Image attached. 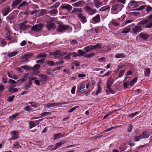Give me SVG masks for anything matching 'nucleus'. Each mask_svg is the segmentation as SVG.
Segmentation results:
<instances>
[{"mask_svg":"<svg viewBox=\"0 0 152 152\" xmlns=\"http://www.w3.org/2000/svg\"><path fill=\"white\" fill-rule=\"evenodd\" d=\"M46 26L48 30L49 31L54 30L56 28L55 23H47L46 25Z\"/></svg>","mask_w":152,"mask_h":152,"instance_id":"obj_11","label":"nucleus"},{"mask_svg":"<svg viewBox=\"0 0 152 152\" xmlns=\"http://www.w3.org/2000/svg\"><path fill=\"white\" fill-rule=\"evenodd\" d=\"M1 43L2 45L3 46H4L7 44V42L5 41L4 39H3L1 41Z\"/></svg>","mask_w":152,"mask_h":152,"instance_id":"obj_61","label":"nucleus"},{"mask_svg":"<svg viewBox=\"0 0 152 152\" xmlns=\"http://www.w3.org/2000/svg\"><path fill=\"white\" fill-rule=\"evenodd\" d=\"M124 57L125 56L124 55V54L123 53L117 54L115 56V57L116 58H124Z\"/></svg>","mask_w":152,"mask_h":152,"instance_id":"obj_45","label":"nucleus"},{"mask_svg":"<svg viewBox=\"0 0 152 152\" xmlns=\"http://www.w3.org/2000/svg\"><path fill=\"white\" fill-rule=\"evenodd\" d=\"M110 7L108 6H106L101 7L99 10L100 11H106L107 10L108 12L109 11L110 9Z\"/></svg>","mask_w":152,"mask_h":152,"instance_id":"obj_26","label":"nucleus"},{"mask_svg":"<svg viewBox=\"0 0 152 152\" xmlns=\"http://www.w3.org/2000/svg\"><path fill=\"white\" fill-rule=\"evenodd\" d=\"M140 135L142 138H147L149 137V135L147 134L146 131L142 132Z\"/></svg>","mask_w":152,"mask_h":152,"instance_id":"obj_27","label":"nucleus"},{"mask_svg":"<svg viewBox=\"0 0 152 152\" xmlns=\"http://www.w3.org/2000/svg\"><path fill=\"white\" fill-rule=\"evenodd\" d=\"M94 54L95 53H92L88 54H87L85 56V57L86 58H88L94 56Z\"/></svg>","mask_w":152,"mask_h":152,"instance_id":"obj_54","label":"nucleus"},{"mask_svg":"<svg viewBox=\"0 0 152 152\" xmlns=\"http://www.w3.org/2000/svg\"><path fill=\"white\" fill-rule=\"evenodd\" d=\"M131 28H128L126 29H124L121 31L122 33H128L130 30Z\"/></svg>","mask_w":152,"mask_h":152,"instance_id":"obj_47","label":"nucleus"},{"mask_svg":"<svg viewBox=\"0 0 152 152\" xmlns=\"http://www.w3.org/2000/svg\"><path fill=\"white\" fill-rule=\"evenodd\" d=\"M20 114L19 113H15V114L10 116L9 119L11 121L13 120L17 116L19 115Z\"/></svg>","mask_w":152,"mask_h":152,"instance_id":"obj_29","label":"nucleus"},{"mask_svg":"<svg viewBox=\"0 0 152 152\" xmlns=\"http://www.w3.org/2000/svg\"><path fill=\"white\" fill-rule=\"evenodd\" d=\"M148 20L149 22L150 21L152 22V13L148 16Z\"/></svg>","mask_w":152,"mask_h":152,"instance_id":"obj_64","label":"nucleus"},{"mask_svg":"<svg viewBox=\"0 0 152 152\" xmlns=\"http://www.w3.org/2000/svg\"><path fill=\"white\" fill-rule=\"evenodd\" d=\"M47 54L45 53H39L37 55V58L39 59L40 58H44L46 57Z\"/></svg>","mask_w":152,"mask_h":152,"instance_id":"obj_28","label":"nucleus"},{"mask_svg":"<svg viewBox=\"0 0 152 152\" xmlns=\"http://www.w3.org/2000/svg\"><path fill=\"white\" fill-rule=\"evenodd\" d=\"M61 56V53L60 50H57L54 52V57L55 58H59Z\"/></svg>","mask_w":152,"mask_h":152,"instance_id":"obj_18","label":"nucleus"},{"mask_svg":"<svg viewBox=\"0 0 152 152\" xmlns=\"http://www.w3.org/2000/svg\"><path fill=\"white\" fill-rule=\"evenodd\" d=\"M43 27L42 24H38L33 25L31 27V30L34 31L38 32L41 30Z\"/></svg>","mask_w":152,"mask_h":152,"instance_id":"obj_2","label":"nucleus"},{"mask_svg":"<svg viewBox=\"0 0 152 152\" xmlns=\"http://www.w3.org/2000/svg\"><path fill=\"white\" fill-rule=\"evenodd\" d=\"M15 15H10L7 18V19L8 21H11L15 17Z\"/></svg>","mask_w":152,"mask_h":152,"instance_id":"obj_34","label":"nucleus"},{"mask_svg":"<svg viewBox=\"0 0 152 152\" xmlns=\"http://www.w3.org/2000/svg\"><path fill=\"white\" fill-rule=\"evenodd\" d=\"M137 80V78L135 77L133 80H132L131 82H130V85L131 86H132L136 82Z\"/></svg>","mask_w":152,"mask_h":152,"instance_id":"obj_49","label":"nucleus"},{"mask_svg":"<svg viewBox=\"0 0 152 152\" xmlns=\"http://www.w3.org/2000/svg\"><path fill=\"white\" fill-rule=\"evenodd\" d=\"M27 22V21H25L24 22L19 24V28L20 30L24 31L26 30L29 27H31V26H29V25H26Z\"/></svg>","mask_w":152,"mask_h":152,"instance_id":"obj_4","label":"nucleus"},{"mask_svg":"<svg viewBox=\"0 0 152 152\" xmlns=\"http://www.w3.org/2000/svg\"><path fill=\"white\" fill-rule=\"evenodd\" d=\"M113 80H112V78L111 77H110L108 79L107 83V87L108 90L107 89H106V91L107 92H108L113 94L114 93L113 91L110 88V86L113 84Z\"/></svg>","mask_w":152,"mask_h":152,"instance_id":"obj_1","label":"nucleus"},{"mask_svg":"<svg viewBox=\"0 0 152 152\" xmlns=\"http://www.w3.org/2000/svg\"><path fill=\"white\" fill-rule=\"evenodd\" d=\"M82 4L81 2L80 1H78L73 4V6L79 7Z\"/></svg>","mask_w":152,"mask_h":152,"instance_id":"obj_51","label":"nucleus"},{"mask_svg":"<svg viewBox=\"0 0 152 152\" xmlns=\"http://www.w3.org/2000/svg\"><path fill=\"white\" fill-rule=\"evenodd\" d=\"M46 63L49 66H53L54 65V62L52 61H48L46 62Z\"/></svg>","mask_w":152,"mask_h":152,"instance_id":"obj_38","label":"nucleus"},{"mask_svg":"<svg viewBox=\"0 0 152 152\" xmlns=\"http://www.w3.org/2000/svg\"><path fill=\"white\" fill-rule=\"evenodd\" d=\"M64 134H61V133H59L54 135V139L56 140V139H57L58 138H60L61 137H63L64 136Z\"/></svg>","mask_w":152,"mask_h":152,"instance_id":"obj_23","label":"nucleus"},{"mask_svg":"<svg viewBox=\"0 0 152 152\" xmlns=\"http://www.w3.org/2000/svg\"><path fill=\"white\" fill-rule=\"evenodd\" d=\"M94 2L95 6L97 8H98L102 5V3L99 2L98 0H94Z\"/></svg>","mask_w":152,"mask_h":152,"instance_id":"obj_24","label":"nucleus"},{"mask_svg":"<svg viewBox=\"0 0 152 152\" xmlns=\"http://www.w3.org/2000/svg\"><path fill=\"white\" fill-rule=\"evenodd\" d=\"M38 76L39 77L40 81L42 84H45L46 83L48 78V76L47 75L42 74L39 75Z\"/></svg>","mask_w":152,"mask_h":152,"instance_id":"obj_6","label":"nucleus"},{"mask_svg":"<svg viewBox=\"0 0 152 152\" xmlns=\"http://www.w3.org/2000/svg\"><path fill=\"white\" fill-rule=\"evenodd\" d=\"M33 56V53H28L24 55L21 58L24 59V62H27L28 61V59L31 58Z\"/></svg>","mask_w":152,"mask_h":152,"instance_id":"obj_12","label":"nucleus"},{"mask_svg":"<svg viewBox=\"0 0 152 152\" xmlns=\"http://www.w3.org/2000/svg\"><path fill=\"white\" fill-rule=\"evenodd\" d=\"M82 12V10L81 8H74L72 11V13H77L79 12Z\"/></svg>","mask_w":152,"mask_h":152,"instance_id":"obj_22","label":"nucleus"},{"mask_svg":"<svg viewBox=\"0 0 152 152\" xmlns=\"http://www.w3.org/2000/svg\"><path fill=\"white\" fill-rule=\"evenodd\" d=\"M142 30L141 26H135L132 28V31L133 34H135L139 32Z\"/></svg>","mask_w":152,"mask_h":152,"instance_id":"obj_10","label":"nucleus"},{"mask_svg":"<svg viewBox=\"0 0 152 152\" xmlns=\"http://www.w3.org/2000/svg\"><path fill=\"white\" fill-rule=\"evenodd\" d=\"M29 75L28 73H26L25 74L24 76L21 78L24 81H26L27 79L29 76Z\"/></svg>","mask_w":152,"mask_h":152,"instance_id":"obj_35","label":"nucleus"},{"mask_svg":"<svg viewBox=\"0 0 152 152\" xmlns=\"http://www.w3.org/2000/svg\"><path fill=\"white\" fill-rule=\"evenodd\" d=\"M12 133L11 139L15 140L18 138V134L16 131H12L11 132Z\"/></svg>","mask_w":152,"mask_h":152,"instance_id":"obj_20","label":"nucleus"},{"mask_svg":"<svg viewBox=\"0 0 152 152\" xmlns=\"http://www.w3.org/2000/svg\"><path fill=\"white\" fill-rule=\"evenodd\" d=\"M64 143V142H59L57 143L56 144L55 146L57 148L58 147H60V146L63 144Z\"/></svg>","mask_w":152,"mask_h":152,"instance_id":"obj_42","label":"nucleus"},{"mask_svg":"<svg viewBox=\"0 0 152 152\" xmlns=\"http://www.w3.org/2000/svg\"><path fill=\"white\" fill-rule=\"evenodd\" d=\"M17 54V52L13 51L9 53L8 55V56L9 57H12L14 56H15Z\"/></svg>","mask_w":152,"mask_h":152,"instance_id":"obj_41","label":"nucleus"},{"mask_svg":"<svg viewBox=\"0 0 152 152\" xmlns=\"http://www.w3.org/2000/svg\"><path fill=\"white\" fill-rule=\"evenodd\" d=\"M43 119H41L38 120L34 121H29V128L30 129H31L35 126L38 125L39 122L42 121Z\"/></svg>","mask_w":152,"mask_h":152,"instance_id":"obj_5","label":"nucleus"},{"mask_svg":"<svg viewBox=\"0 0 152 152\" xmlns=\"http://www.w3.org/2000/svg\"><path fill=\"white\" fill-rule=\"evenodd\" d=\"M21 67L23 69L26 70H30L32 69L31 67H30L28 66H21Z\"/></svg>","mask_w":152,"mask_h":152,"instance_id":"obj_39","label":"nucleus"},{"mask_svg":"<svg viewBox=\"0 0 152 152\" xmlns=\"http://www.w3.org/2000/svg\"><path fill=\"white\" fill-rule=\"evenodd\" d=\"M27 4V2L25 1H23L20 5L18 7V9H19V8L23 7V6L26 5Z\"/></svg>","mask_w":152,"mask_h":152,"instance_id":"obj_56","label":"nucleus"},{"mask_svg":"<svg viewBox=\"0 0 152 152\" xmlns=\"http://www.w3.org/2000/svg\"><path fill=\"white\" fill-rule=\"evenodd\" d=\"M92 20L94 22V23H97L100 21V17L99 14L97 15L94 17L92 19Z\"/></svg>","mask_w":152,"mask_h":152,"instance_id":"obj_13","label":"nucleus"},{"mask_svg":"<svg viewBox=\"0 0 152 152\" xmlns=\"http://www.w3.org/2000/svg\"><path fill=\"white\" fill-rule=\"evenodd\" d=\"M149 23L147 19L143 20L140 22L139 24L143 25L146 24H147Z\"/></svg>","mask_w":152,"mask_h":152,"instance_id":"obj_36","label":"nucleus"},{"mask_svg":"<svg viewBox=\"0 0 152 152\" xmlns=\"http://www.w3.org/2000/svg\"><path fill=\"white\" fill-rule=\"evenodd\" d=\"M123 5L121 4H119L114 6L112 8V10L115 12L119 11L122 8Z\"/></svg>","mask_w":152,"mask_h":152,"instance_id":"obj_7","label":"nucleus"},{"mask_svg":"<svg viewBox=\"0 0 152 152\" xmlns=\"http://www.w3.org/2000/svg\"><path fill=\"white\" fill-rule=\"evenodd\" d=\"M40 67L41 66L40 65L38 64H36L34 66L31 67L32 68L31 69L34 70H37L39 69L40 68Z\"/></svg>","mask_w":152,"mask_h":152,"instance_id":"obj_31","label":"nucleus"},{"mask_svg":"<svg viewBox=\"0 0 152 152\" xmlns=\"http://www.w3.org/2000/svg\"><path fill=\"white\" fill-rule=\"evenodd\" d=\"M32 83L29 81H28V83L27 84L25 85L24 86V87L25 88V89L27 90L28 88H29L30 86H31L32 85Z\"/></svg>","mask_w":152,"mask_h":152,"instance_id":"obj_37","label":"nucleus"},{"mask_svg":"<svg viewBox=\"0 0 152 152\" xmlns=\"http://www.w3.org/2000/svg\"><path fill=\"white\" fill-rule=\"evenodd\" d=\"M92 50L91 45L85 47L84 48V50L86 52H88Z\"/></svg>","mask_w":152,"mask_h":152,"instance_id":"obj_40","label":"nucleus"},{"mask_svg":"<svg viewBox=\"0 0 152 152\" xmlns=\"http://www.w3.org/2000/svg\"><path fill=\"white\" fill-rule=\"evenodd\" d=\"M45 58L36 61V62L37 63H40L41 64H43L45 61Z\"/></svg>","mask_w":152,"mask_h":152,"instance_id":"obj_48","label":"nucleus"},{"mask_svg":"<svg viewBox=\"0 0 152 152\" xmlns=\"http://www.w3.org/2000/svg\"><path fill=\"white\" fill-rule=\"evenodd\" d=\"M129 6L132 8L137 7H138V4L137 1H132L129 4Z\"/></svg>","mask_w":152,"mask_h":152,"instance_id":"obj_14","label":"nucleus"},{"mask_svg":"<svg viewBox=\"0 0 152 152\" xmlns=\"http://www.w3.org/2000/svg\"><path fill=\"white\" fill-rule=\"evenodd\" d=\"M15 97V96L14 95H13L12 96L10 97L8 99V101L10 102H12Z\"/></svg>","mask_w":152,"mask_h":152,"instance_id":"obj_63","label":"nucleus"},{"mask_svg":"<svg viewBox=\"0 0 152 152\" xmlns=\"http://www.w3.org/2000/svg\"><path fill=\"white\" fill-rule=\"evenodd\" d=\"M8 91L12 93H14L17 92L18 89L17 88H14L13 87H11L8 90Z\"/></svg>","mask_w":152,"mask_h":152,"instance_id":"obj_33","label":"nucleus"},{"mask_svg":"<svg viewBox=\"0 0 152 152\" xmlns=\"http://www.w3.org/2000/svg\"><path fill=\"white\" fill-rule=\"evenodd\" d=\"M23 0H15L12 2V7L15 8V6L19 4Z\"/></svg>","mask_w":152,"mask_h":152,"instance_id":"obj_19","label":"nucleus"},{"mask_svg":"<svg viewBox=\"0 0 152 152\" xmlns=\"http://www.w3.org/2000/svg\"><path fill=\"white\" fill-rule=\"evenodd\" d=\"M61 9L62 10H64L65 9H67L69 11H71L72 9V7L70 5L68 4L62 6L61 7Z\"/></svg>","mask_w":152,"mask_h":152,"instance_id":"obj_16","label":"nucleus"},{"mask_svg":"<svg viewBox=\"0 0 152 152\" xmlns=\"http://www.w3.org/2000/svg\"><path fill=\"white\" fill-rule=\"evenodd\" d=\"M91 49H100L101 48V45L100 43H97L96 45H91Z\"/></svg>","mask_w":152,"mask_h":152,"instance_id":"obj_25","label":"nucleus"},{"mask_svg":"<svg viewBox=\"0 0 152 152\" xmlns=\"http://www.w3.org/2000/svg\"><path fill=\"white\" fill-rule=\"evenodd\" d=\"M20 145L19 143L18 142H16L15 144L13 145V148H19Z\"/></svg>","mask_w":152,"mask_h":152,"instance_id":"obj_60","label":"nucleus"},{"mask_svg":"<svg viewBox=\"0 0 152 152\" xmlns=\"http://www.w3.org/2000/svg\"><path fill=\"white\" fill-rule=\"evenodd\" d=\"M77 52L78 53V56L79 57L83 56L84 54H86V53L83 51L81 50H79Z\"/></svg>","mask_w":152,"mask_h":152,"instance_id":"obj_32","label":"nucleus"},{"mask_svg":"<svg viewBox=\"0 0 152 152\" xmlns=\"http://www.w3.org/2000/svg\"><path fill=\"white\" fill-rule=\"evenodd\" d=\"M86 8L88 13L90 15L95 14L96 11V10L95 9H92L88 6H86Z\"/></svg>","mask_w":152,"mask_h":152,"instance_id":"obj_8","label":"nucleus"},{"mask_svg":"<svg viewBox=\"0 0 152 152\" xmlns=\"http://www.w3.org/2000/svg\"><path fill=\"white\" fill-rule=\"evenodd\" d=\"M150 73V70L149 68H148L145 72V75L147 76H148Z\"/></svg>","mask_w":152,"mask_h":152,"instance_id":"obj_46","label":"nucleus"},{"mask_svg":"<svg viewBox=\"0 0 152 152\" xmlns=\"http://www.w3.org/2000/svg\"><path fill=\"white\" fill-rule=\"evenodd\" d=\"M46 12L45 10H42L38 15L39 17L45 14Z\"/></svg>","mask_w":152,"mask_h":152,"instance_id":"obj_58","label":"nucleus"},{"mask_svg":"<svg viewBox=\"0 0 152 152\" xmlns=\"http://www.w3.org/2000/svg\"><path fill=\"white\" fill-rule=\"evenodd\" d=\"M140 38L143 39L144 40H147L149 36L147 34L141 33L139 34Z\"/></svg>","mask_w":152,"mask_h":152,"instance_id":"obj_15","label":"nucleus"},{"mask_svg":"<svg viewBox=\"0 0 152 152\" xmlns=\"http://www.w3.org/2000/svg\"><path fill=\"white\" fill-rule=\"evenodd\" d=\"M5 29L6 30V32H7V35L10 34L11 33V32L8 26H6L5 27Z\"/></svg>","mask_w":152,"mask_h":152,"instance_id":"obj_44","label":"nucleus"},{"mask_svg":"<svg viewBox=\"0 0 152 152\" xmlns=\"http://www.w3.org/2000/svg\"><path fill=\"white\" fill-rule=\"evenodd\" d=\"M71 53H69L66 56L64 57V58L66 60H69L71 58Z\"/></svg>","mask_w":152,"mask_h":152,"instance_id":"obj_43","label":"nucleus"},{"mask_svg":"<svg viewBox=\"0 0 152 152\" xmlns=\"http://www.w3.org/2000/svg\"><path fill=\"white\" fill-rule=\"evenodd\" d=\"M69 27H70L67 25L60 24L59 25L58 28L57 30L60 32H64L66 30H68Z\"/></svg>","mask_w":152,"mask_h":152,"instance_id":"obj_3","label":"nucleus"},{"mask_svg":"<svg viewBox=\"0 0 152 152\" xmlns=\"http://www.w3.org/2000/svg\"><path fill=\"white\" fill-rule=\"evenodd\" d=\"M146 9L145 11L147 12L148 13H149V12H151L152 11V7H151L149 5H147Z\"/></svg>","mask_w":152,"mask_h":152,"instance_id":"obj_30","label":"nucleus"},{"mask_svg":"<svg viewBox=\"0 0 152 152\" xmlns=\"http://www.w3.org/2000/svg\"><path fill=\"white\" fill-rule=\"evenodd\" d=\"M98 89L96 92V94L97 95L99 93H100L102 91V88L100 85H99L98 86Z\"/></svg>","mask_w":152,"mask_h":152,"instance_id":"obj_52","label":"nucleus"},{"mask_svg":"<svg viewBox=\"0 0 152 152\" xmlns=\"http://www.w3.org/2000/svg\"><path fill=\"white\" fill-rule=\"evenodd\" d=\"M132 128H133V126H132V125L131 124H129L128 126V128L127 129V132H130L132 130Z\"/></svg>","mask_w":152,"mask_h":152,"instance_id":"obj_53","label":"nucleus"},{"mask_svg":"<svg viewBox=\"0 0 152 152\" xmlns=\"http://www.w3.org/2000/svg\"><path fill=\"white\" fill-rule=\"evenodd\" d=\"M58 12L57 10L54 9L50 11V13L51 14H56Z\"/></svg>","mask_w":152,"mask_h":152,"instance_id":"obj_59","label":"nucleus"},{"mask_svg":"<svg viewBox=\"0 0 152 152\" xmlns=\"http://www.w3.org/2000/svg\"><path fill=\"white\" fill-rule=\"evenodd\" d=\"M59 104L58 103H48L46 105L47 107L50 108L58 106Z\"/></svg>","mask_w":152,"mask_h":152,"instance_id":"obj_21","label":"nucleus"},{"mask_svg":"<svg viewBox=\"0 0 152 152\" xmlns=\"http://www.w3.org/2000/svg\"><path fill=\"white\" fill-rule=\"evenodd\" d=\"M11 11L9 7H6L4 8L1 11V12L3 16H5L7 15Z\"/></svg>","mask_w":152,"mask_h":152,"instance_id":"obj_9","label":"nucleus"},{"mask_svg":"<svg viewBox=\"0 0 152 152\" xmlns=\"http://www.w3.org/2000/svg\"><path fill=\"white\" fill-rule=\"evenodd\" d=\"M78 107V106H76L75 107H74L72 108L71 109H70L68 113H71L74 111Z\"/></svg>","mask_w":152,"mask_h":152,"instance_id":"obj_62","label":"nucleus"},{"mask_svg":"<svg viewBox=\"0 0 152 152\" xmlns=\"http://www.w3.org/2000/svg\"><path fill=\"white\" fill-rule=\"evenodd\" d=\"M78 17L80 19L81 21L83 23L87 22V19L86 17L81 13H79L78 15Z\"/></svg>","mask_w":152,"mask_h":152,"instance_id":"obj_17","label":"nucleus"},{"mask_svg":"<svg viewBox=\"0 0 152 152\" xmlns=\"http://www.w3.org/2000/svg\"><path fill=\"white\" fill-rule=\"evenodd\" d=\"M125 72V70L120 71L118 75V77H121V76H122L124 74Z\"/></svg>","mask_w":152,"mask_h":152,"instance_id":"obj_55","label":"nucleus"},{"mask_svg":"<svg viewBox=\"0 0 152 152\" xmlns=\"http://www.w3.org/2000/svg\"><path fill=\"white\" fill-rule=\"evenodd\" d=\"M51 114L50 112H45L41 114V115L42 116H45L48 115H50Z\"/></svg>","mask_w":152,"mask_h":152,"instance_id":"obj_57","label":"nucleus"},{"mask_svg":"<svg viewBox=\"0 0 152 152\" xmlns=\"http://www.w3.org/2000/svg\"><path fill=\"white\" fill-rule=\"evenodd\" d=\"M145 28H152V22L150 21L148 23V24L146 25Z\"/></svg>","mask_w":152,"mask_h":152,"instance_id":"obj_50","label":"nucleus"}]
</instances>
